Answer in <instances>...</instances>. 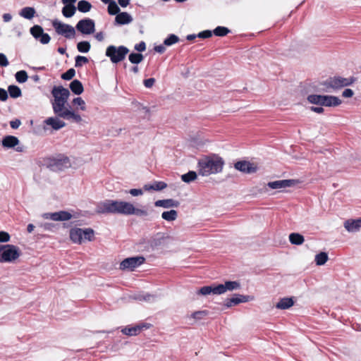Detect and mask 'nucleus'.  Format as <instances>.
Segmentation results:
<instances>
[{
  "instance_id": "obj_13",
  "label": "nucleus",
  "mask_w": 361,
  "mask_h": 361,
  "mask_svg": "<svg viewBox=\"0 0 361 361\" xmlns=\"http://www.w3.org/2000/svg\"><path fill=\"white\" fill-rule=\"evenodd\" d=\"M42 217L53 221H68L72 218V214L66 211H59L53 213H44Z\"/></svg>"
},
{
  "instance_id": "obj_37",
  "label": "nucleus",
  "mask_w": 361,
  "mask_h": 361,
  "mask_svg": "<svg viewBox=\"0 0 361 361\" xmlns=\"http://www.w3.org/2000/svg\"><path fill=\"white\" fill-rule=\"evenodd\" d=\"M77 8L79 11L82 13H87L90 11L92 5L90 2L87 1L81 0L78 1Z\"/></svg>"
},
{
  "instance_id": "obj_49",
  "label": "nucleus",
  "mask_w": 361,
  "mask_h": 361,
  "mask_svg": "<svg viewBox=\"0 0 361 361\" xmlns=\"http://www.w3.org/2000/svg\"><path fill=\"white\" fill-rule=\"evenodd\" d=\"M75 71L73 68H70L66 73L62 74L61 78L63 80H69L75 76Z\"/></svg>"
},
{
  "instance_id": "obj_5",
  "label": "nucleus",
  "mask_w": 361,
  "mask_h": 361,
  "mask_svg": "<svg viewBox=\"0 0 361 361\" xmlns=\"http://www.w3.org/2000/svg\"><path fill=\"white\" fill-rule=\"evenodd\" d=\"M128 52L129 49L125 46L109 45L106 49L105 54L113 63H118L126 59Z\"/></svg>"
},
{
  "instance_id": "obj_60",
  "label": "nucleus",
  "mask_w": 361,
  "mask_h": 361,
  "mask_svg": "<svg viewBox=\"0 0 361 361\" xmlns=\"http://www.w3.org/2000/svg\"><path fill=\"white\" fill-rule=\"evenodd\" d=\"M21 124V122L19 119H15L10 122V126L13 129H17Z\"/></svg>"
},
{
  "instance_id": "obj_32",
  "label": "nucleus",
  "mask_w": 361,
  "mask_h": 361,
  "mask_svg": "<svg viewBox=\"0 0 361 361\" xmlns=\"http://www.w3.org/2000/svg\"><path fill=\"white\" fill-rule=\"evenodd\" d=\"M324 95L310 94L307 97L310 103L317 105L323 106Z\"/></svg>"
},
{
  "instance_id": "obj_25",
  "label": "nucleus",
  "mask_w": 361,
  "mask_h": 361,
  "mask_svg": "<svg viewBox=\"0 0 361 361\" xmlns=\"http://www.w3.org/2000/svg\"><path fill=\"white\" fill-rule=\"evenodd\" d=\"M144 327L147 328L146 325H136L132 327H125L121 331L128 336H135L138 334Z\"/></svg>"
},
{
  "instance_id": "obj_55",
  "label": "nucleus",
  "mask_w": 361,
  "mask_h": 361,
  "mask_svg": "<svg viewBox=\"0 0 361 361\" xmlns=\"http://www.w3.org/2000/svg\"><path fill=\"white\" fill-rule=\"evenodd\" d=\"M212 32L210 31V30H204L202 32H200L198 35H197V37H200V38H209L210 37H212Z\"/></svg>"
},
{
  "instance_id": "obj_30",
  "label": "nucleus",
  "mask_w": 361,
  "mask_h": 361,
  "mask_svg": "<svg viewBox=\"0 0 361 361\" xmlns=\"http://www.w3.org/2000/svg\"><path fill=\"white\" fill-rule=\"evenodd\" d=\"M35 14V10L32 7H25L21 9L20 12V16L26 18V19H32Z\"/></svg>"
},
{
  "instance_id": "obj_48",
  "label": "nucleus",
  "mask_w": 361,
  "mask_h": 361,
  "mask_svg": "<svg viewBox=\"0 0 361 361\" xmlns=\"http://www.w3.org/2000/svg\"><path fill=\"white\" fill-rule=\"evenodd\" d=\"M88 63V59L82 56H77L75 57V67H81L83 64Z\"/></svg>"
},
{
  "instance_id": "obj_56",
  "label": "nucleus",
  "mask_w": 361,
  "mask_h": 361,
  "mask_svg": "<svg viewBox=\"0 0 361 361\" xmlns=\"http://www.w3.org/2000/svg\"><path fill=\"white\" fill-rule=\"evenodd\" d=\"M155 82V79L150 78L144 80V85L147 88L152 87Z\"/></svg>"
},
{
  "instance_id": "obj_47",
  "label": "nucleus",
  "mask_w": 361,
  "mask_h": 361,
  "mask_svg": "<svg viewBox=\"0 0 361 361\" xmlns=\"http://www.w3.org/2000/svg\"><path fill=\"white\" fill-rule=\"evenodd\" d=\"M137 300H144L147 302H154L156 300V296L151 294H144V295H139L137 298Z\"/></svg>"
},
{
  "instance_id": "obj_62",
  "label": "nucleus",
  "mask_w": 361,
  "mask_h": 361,
  "mask_svg": "<svg viewBox=\"0 0 361 361\" xmlns=\"http://www.w3.org/2000/svg\"><path fill=\"white\" fill-rule=\"evenodd\" d=\"M154 50L158 52V53H160V54H162L166 50V48L164 47V44L162 45V44H160V45H158V46H156L154 47Z\"/></svg>"
},
{
  "instance_id": "obj_43",
  "label": "nucleus",
  "mask_w": 361,
  "mask_h": 361,
  "mask_svg": "<svg viewBox=\"0 0 361 361\" xmlns=\"http://www.w3.org/2000/svg\"><path fill=\"white\" fill-rule=\"evenodd\" d=\"M229 32L230 30L227 27L218 26L214 30L213 33L216 36L224 37L226 36L228 33H229Z\"/></svg>"
},
{
  "instance_id": "obj_63",
  "label": "nucleus",
  "mask_w": 361,
  "mask_h": 361,
  "mask_svg": "<svg viewBox=\"0 0 361 361\" xmlns=\"http://www.w3.org/2000/svg\"><path fill=\"white\" fill-rule=\"evenodd\" d=\"M2 18L4 22L8 23L11 20L12 16L10 13H4Z\"/></svg>"
},
{
  "instance_id": "obj_64",
  "label": "nucleus",
  "mask_w": 361,
  "mask_h": 361,
  "mask_svg": "<svg viewBox=\"0 0 361 361\" xmlns=\"http://www.w3.org/2000/svg\"><path fill=\"white\" fill-rule=\"evenodd\" d=\"M118 1L119 5L123 8L126 7L130 3V0H118Z\"/></svg>"
},
{
  "instance_id": "obj_24",
  "label": "nucleus",
  "mask_w": 361,
  "mask_h": 361,
  "mask_svg": "<svg viewBox=\"0 0 361 361\" xmlns=\"http://www.w3.org/2000/svg\"><path fill=\"white\" fill-rule=\"evenodd\" d=\"M294 305L292 298H283L281 299L276 305V307L279 310H286Z\"/></svg>"
},
{
  "instance_id": "obj_21",
  "label": "nucleus",
  "mask_w": 361,
  "mask_h": 361,
  "mask_svg": "<svg viewBox=\"0 0 361 361\" xmlns=\"http://www.w3.org/2000/svg\"><path fill=\"white\" fill-rule=\"evenodd\" d=\"M132 21V16L127 12L118 13L115 18V22L118 25L129 24Z\"/></svg>"
},
{
  "instance_id": "obj_12",
  "label": "nucleus",
  "mask_w": 361,
  "mask_h": 361,
  "mask_svg": "<svg viewBox=\"0 0 361 361\" xmlns=\"http://www.w3.org/2000/svg\"><path fill=\"white\" fill-rule=\"evenodd\" d=\"M234 167L236 170L245 173H253L257 171V165L247 161H237Z\"/></svg>"
},
{
  "instance_id": "obj_29",
  "label": "nucleus",
  "mask_w": 361,
  "mask_h": 361,
  "mask_svg": "<svg viewBox=\"0 0 361 361\" xmlns=\"http://www.w3.org/2000/svg\"><path fill=\"white\" fill-rule=\"evenodd\" d=\"M252 300V297L251 296L240 294H235L233 298H231V302H233L234 305H238L241 302H246Z\"/></svg>"
},
{
  "instance_id": "obj_27",
  "label": "nucleus",
  "mask_w": 361,
  "mask_h": 361,
  "mask_svg": "<svg viewBox=\"0 0 361 361\" xmlns=\"http://www.w3.org/2000/svg\"><path fill=\"white\" fill-rule=\"evenodd\" d=\"M70 89L74 94L78 95L82 94L84 90L82 82L78 80H74L71 82Z\"/></svg>"
},
{
  "instance_id": "obj_28",
  "label": "nucleus",
  "mask_w": 361,
  "mask_h": 361,
  "mask_svg": "<svg viewBox=\"0 0 361 361\" xmlns=\"http://www.w3.org/2000/svg\"><path fill=\"white\" fill-rule=\"evenodd\" d=\"M289 240L293 245H300L304 243L305 238L298 233H292L289 235Z\"/></svg>"
},
{
  "instance_id": "obj_46",
  "label": "nucleus",
  "mask_w": 361,
  "mask_h": 361,
  "mask_svg": "<svg viewBox=\"0 0 361 361\" xmlns=\"http://www.w3.org/2000/svg\"><path fill=\"white\" fill-rule=\"evenodd\" d=\"M209 312L207 310H201V311H197L193 312L191 314V317L193 318L195 320H200L203 319L204 317L208 315Z\"/></svg>"
},
{
  "instance_id": "obj_1",
  "label": "nucleus",
  "mask_w": 361,
  "mask_h": 361,
  "mask_svg": "<svg viewBox=\"0 0 361 361\" xmlns=\"http://www.w3.org/2000/svg\"><path fill=\"white\" fill-rule=\"evenodd\" d=\"M95 212L98 214L148 216V212L145 209L136 208L132 203L121 200H106L100 202L97 204Z\"/></svg>"
},
{
  "instance_id": "obj_26",
  "label": "nucleus",
  "mask_w": 361,
  "mask_h": 361,
  "mask_svg": "<svg viewBox=\"0 0 361 361\" xmlns=\"http://www.w3.org/2000/svg\"><path fill=\"white\" fill-rule=\"evenodd\" d=\"M217 288H218V285L203 286L197 290V294H200L202 295H209L212 293L214 295H219V292L217 290H216Z\"/></svg>"
},
{
  "instance_id": "obj_10",
  "label": "nucleus",
  "mask_w": 361,
  "mask_h": 361,
  "mask_svg": "<svg viewBox=\"0 0 361 361\" xmlns=\"http://www.w3.org/2000/svg\"><path fill=\"white\" fill-rule=\"evenodd\" d=\"M145 258L143 257H128L123 260L120 264V269L122 270H133L140 264H143Z\"/></svg>"
},
{
  "instance_id": "obj_14",
  "label": "nucleus",
  "mask_w": 361,
  "mask_h": 361,
  "mask_svg": "<svg viewBox=\"0 0 361 361\" xmlns=\"http://www.w3.org/2000/svg\"><path fill=\"white\" fill-rule=\"evenodd\" d=\"M240 288V285L237 281H226L224 284H219L218 288L216 290L219 292V295H221L226 291H232Z\"/></svg>"
},
{
  "instance_id": "obj_18",
  "label": "nucleus",
  "mask_w": 361,
  "mask_h": 361,
  "mask_svg": "<svg viewBox=\"0 0 361 361\" xmlns=\"http://www.w3.org/2000/svg\"><path fill=\"white\" fill-rule=\"evenodd\" d=\"M44 123L47 126H50L55 130L66 126V123L57 117H49L44 121Z\"/></svg>"
},
{
  "instance_id": "obj_7",
  "label": "nucleus",
  "mask_w": 361,
  "mask_h": 361,
  "mask_svg": "<svg viewBox=\"0 0 361 361\" xmlns=\"http://www.w3.org/2000/svg\"><path fill=\"white\" fill-rule=\"evenodd\" d=\"M51 94L54 97V100L51 102L52 108H54V106L67 103L70 92L63 86H58L53 88Z\"/></svg>"
},
{
  "instance_id": "obj_35",
  "label": "nucleus",
  "mask_w": 361,
  "mask_h": 361,
  "mask_svg": "<svg viewBox=\"0 0 361 361\" xmlns=\"http://www.w3.org/2000/svg\"><path fill=\"white\" fill-rule=\"evenodd\" d=\"M8 92L10 94V97L12 98H18L22 95V92L20 87L14 85L8 86Z\"/></svg>"
},
{
  "instance_id": "obj_22",
  "label": "nucleus",
  "mask_w": 361,
  "mask_h": 361,
  "mask_svg": "<svg viewBox=\"0 0 361 361\" xmlns=\"http://www.w3.org/2000/svg\"><path fill=\"white\" fill-rule=\"evenodd\" d=\"M1 142L4 147L12 148L18 145L19 140L15 136L7 135L3 138Z\"/></svg>"
},
{
  "instance_id": "obj_2",
  "label": "nucleus",
  "mask_w": 361,
  "mask_h": 361,
  "mask_svg": "<svg viewBox=\"0 0 361 361\" xmlns=\"http://www.w3.org/2000/svg\"><path fill=\"white\" fill-rule=\"evenodd\" d=\"M225 162L216 154L202 156L197 161V172L202 176H209L222 172Z\"/></svg>"
},
{
  "instance_id": "obj_19",
  "label": "nucleus",
  "mask_w": 361,
  "mask_h": 361,
  "mask_svg": "<svg viewBox=\"0 0 361 361\" xmlns=\"http://www.w3.org/2000/svg\"><path fill=\"white\" fill-rule=\"evenodd\" d=\"M180 203L178 201L173 199L159 200L154 202L156 207L164 208L178 207Z\"/></svg>"
},
{
  "instance_id": "obj_31",
  "label": "nucleus",
  "mask_w": 361,
  "mask_h": 361,
  "mask_svg": "<svg viewBox=\"0 0 361 361\" xmlns=\"http://www.w3.org/2000/svg\"><path fill=\"white\" fill-rule=\"evenodd\" d=\"M161 217L163 219H164L166 221H172L177 219L178 212L174 209H171L170 211H166L161 214Z\"/></svg>"
},
{
  "instance_id": "obj_45",
  "label": "nucleus",
  "mask_w": 361,
  "mask_h": 361,
  "mask_svg": "<svg viewBox=\"0 0 361 361\" xmlns=\"http://www.w3.org/2000/svg\"><path fill=\"white\" fill-rule=\"evenodd\" d=\"M179 38L176 35L171 34L167 38H166L164 41V44L166 46H171L176 42H178Z\"/></svg>"
},
{
  "instance_id": "obj_3",
  "label": "nucleus",
  "mask_w": 361,
  "mask_h": 361,
  "mask_svg": "<svg viewBox=\"0 0 361 361\" xmlns=\"http://www.w3.org/2000/svg\"><path fill=\"white\" fill-rule=\"evenodd\" d=\"M20 255V248L16 245L11 244L0 245V263L13 262L19 258Z\"/></svg>"
},
{
  "instance_id": "obj_16",
  "label": "nucleus",
  "mask_w": 361,
  "mask_h": 361,
  "mask_svg": "<svg viewBox=\"0 0 361 361\" xmlns=\"http://www.w3.org/2000/svg\"><path fill=\"white\" fill-rule=\"evenodd\" d=\"M344 228L350 233H355L361 228V218L357 219H348L344 222Z\"/></svg>"
},
{
  "instance_id": "obj_44",
  "label": "nucleus",
  "mask_w": 361,
  "mask_h": 361,
  "mask_svg": "<svg viewBox=\"0 0 361 361\" xmlns=\"http://www.w3.org/2000/svg\"><path fill=\"white\" fill-rule=\"evenodd\" d=\"M108 12L110 15H116L120 12V8L115 1H111L109 4Z\"/></svg>"
},
{
  "instance_id": "obj_11",
  "label": "nucleus",
  "mask_w": 361,
  "mask_h": 361,
  "mask_svg": "<svg viewBox=\"0 0 361 361\" xmlns=\"http://www.w3.org/2000/svg\"><path fill=\"white\" fill-rule=\"evenodd\" d=\"M353 78H343L340 76H335L329 78L328 85L334 89H338L343 87L350 85L354 82Z\"/></svg>"
},
{
  "instance_id": "obj_40",
  "label": "nucleus",
  "mask_w": 361,
  "mask_h": 361,
  "mask_svg": "<svg viewBox=\"0 0 361 361\" xmlns=\"http://www.w3.org/2000/svg\"><path fill=\"white\" fill-rule=\"evenodd\" d=\"M44 30L42 27L39 25H34L30 28V33L35 39H39L42 34H43Z\"/></svg>"
},
{
  "instance_id": "obj_50",
  "label": "nucleus",
  "mask_w": 361,
  "mask_h": 361,
  "mask_svg": "<svg viewBox=\"0 0 361 361\" xmlns=\"http://www.w3.org/2000/svg\"><path fill=\"white\" fill-rule=\"evenodd\" d=\"M10 235L6 231H0V243H7L10 240Z\"/></svg>"
},
{
  "instance_id": "obj_9",
  "label": "nucleus",
  "mask_w": 361,
  "mask_h": 361,
  "mask_svg": "<svg viewBox=\"0 0 361 361\" xmlns=\"http://www.w3.org/2000/svg\"><path fill=\"white\" fill-rule=\"evenodd\" d=\"M75 28L83 35H90L95 30V23L90 18H84L78 22Z\"/></svg>"
},
{
  "instance_id": "obj_52",
  "label": "nucleus",
  "mask_w": 361,
  "mask_h": 361,
  "mask_svg": "<svg viewBox=\"0 0 361 361\" xmlns=\"http://www.w3.org/2000/svg\"><path fill=\"white\" fill-rule=\"evenodd\" d=\"M162 238V237L152 238L149 243L152 247H157L161 243Z\"/></svg>"
},
{
  "instance_id": "obj_17",
  "label": "nucleus",
  "mask_w": 361,
  "mask_h": 361,
  "mask_svg": "<svg viewBox=\"0 0 361 361\" xmlns=\"http://www.w3.org/2000/svg\"><path fill=\"white\" fill-rule=\"evenodd\" d=\"M51 166L58 170H63L71 166V161L68 157L62 156L54 159Z\"/></svg>"
},
{
  "instance_id": "obj_38",
  "label": "nucleus",
  "mask_w": 361,
  "mask_h": 361,
  "mask_svg": "<svg viewBox=\"0 0 361 361\" xmlns=\"http://www.w3.org/2000/svg\"><path fill=\"white\" fill-rule=\"evenodd\" d=\"M73 104L77 106L75 112L78 110L85 111L87 109L85 102L81 97H76L73 100Z\"/></svg>"
},
{
  "instance_id": "obj_15",
  "label": "nucleus",
  "mask_w": 361,
  "mask_h": 361,
  "mask_svg": "<svg viewBox=\"0 0 361 361\" xmlns=\"http://www.w3.org/2000/svg\"><path fill=\"white\" fill-rule=\"evenodd\" d=\"M295 181L294 180L288 179V180H275L272 182H269L267 183V186L271 189H281L285 188L291 187L295 184Z\"/></svg>"
},
{
  "instance_id": "obj_23",
  "label": "nucleus",
  "mask_w": 361,
  "mask_h": 361,
  "mask_svg": "<svg viewBox=\"0 0 361 361\" xmlns=\"http://www.w3.org/2000/svg\"><path fill=\"white\" fill-rule=\"evenodd\" d=\"M167 184L163 181H155L152 184H146L144 185V189L147 191L156 190L159 191L165 189Z\"/></svg>"
},
{
  "instance_id": "obj_4",
  "label": "nucleus",
  "mask_w": 361,
  "mask_h": 361,
  "mask_svg": "<svg viewBox=\"0 0 361 361\" xmlns=\"http://www.w3.org/2000/svg\"><path fill=\"white\" fill-rule=\"evenodd\" d=\"M54 113L59 118L72 121L75 123H80L82 117L80 115L68 107V104L65 103L57 106H54Z\"/></svg>"
},
{
  "instance_id": "obj_36",
  "label": "nucleus",
  "mask_w": 361,
  "mask_h": 361,
  "mask_svg": "<svg viewBox=\"0 0 361 361\" xmlns=\"http://www.w3.org/2000/svg\"><path fill=\"white\" fill-rule=\"evenodd\" d=\"M329 259V257L326 252H321L320 253L316 255L315 256V262L318 266L324 265Z\"/></svg>"
},
{
  "instance_id": "obj_42",
  "label": "nucleus",
  "mask_w": 361,
  "mask_h": 361,
  "mask_svg": "<svg viewBox=\"0 0 361 361\" xmlns=\"http://www.w3.org/2000/svg\"><path fill=\"white\" fill-rule=\"evenodd\" d=\"M16 80L20 83L25 82L28 78L27 73L25 71H18L15 75Z\"/></svg>"
},
{
  "instance_id": "obj_39",
  "label": "nucleus",
  "mask_w": 361,
  "mask_h": 361,
  "mask_svg": "<svg viewBox=\"0 0 361 361\" xmlns=\"http://www.w3.org/2000/svg\"><path fill=\"white\" fill-rule=\"evenodd\" d=\"M128 59L132 63L138 64L143 60V56L139 53H131Z\"/></svg>"
},
{
  "instance_id": "obj_61",
  "label": "nucleus",
  "mask_w": 361,
  "mask_h": 361,
  "mask_svg": "<svg viewBox=\"0 0 361 361\" xmlns=\"http://www.w3.org/2000/svg\"><path fill=\"white\" fill-rule=\"evenodd\" d=\"M311 111L317 113V114H322L324 112V109L322 106H311L310 108Z\"/></svg>"
},
{
  "instance_id": "obj_59",
  "label": "nucleus",
  "mask_w": 361,
  "mask_h": 361,
  "mask_svg": "<svg viewBox=\"0 0 361 361\" xmlns=\"http://www.w3.org/2000/svg\"><path fill=\"white\" fill-rule=\"evenodd\" d=\"M353 94L354 92L351 89H345L342 93V96L346 98L352 97Z\"/></svg>"
},
{
  "instance_id": "obj_54",
  "label": "nucleus",
  "mask_w": 361,
  "mask_h": 361,
  "mask_svg": "<svg viewBox=\"0 0 361 361\" xmlns=\"http://www.w3.org/2000/svg\"><path fill=\"white\" fill-rule=\"evenodd\" d=\"M126 192L130 194L132 196L136 197L140 196L143 194V191L141 189H130V190L127 191Z\"/></svg>"
},
{
  "instance_id": "obj_34",
  "label": "nucleus",
  "mask_w": 361,
  "mask_h": 361,
  "mask_svg": "<svg viewBox=\"0 0 361 361\" xmlns=\"http://www.w3.org/2000/svg\"><path fill=\"white\" fill-rule=\"evenodd\" d=\"M197 173L194 171H190L189 172L181 176V180L187 183L194 181L197 179Z\"/></svg>"
},
{
  "instance_id": "obj_41",
  "label": "nucleus",
  "mask_w": 361,
  "mask_h": 361,
  "mask_svg": "<svg viewBox=\"0 0 361 361\" xmlns=\"http://www.w3.org/2000/svg\"><path fill=\"white\" fill-rule=\"evenodd\" d=\"M78 50L81 53H87L90 49V44L88 42H80L77 44Z\"/></svg>"
},
{
  "instance_id": "obj_57",
  "label": "nucleus",
  "mask_w": 361,
  "mask_h": 361,
  "mask_svg": "<svg viewBox=\"0 0 361 361\" xmlns=\"http://www.w3.org/2000/svg\"><path fill=\"white\" fill-rule=\"evenodd\" d=\"M8 92L6 90L0 88V100L5 102L8 99Z\"/></svg>"
},
{
  "instance_id": "obj_33",
  "label": "nucleus",
  "mask_w": 361,
  "mask_h": 361,
  "mask_svg": "<svg viewBox=\"0 0 361 361\" xmlns=\"http://www.w3.org/2000/svg\"><path fill=\"white\" fill-rule=\"evenodd\" d=\"M76 11V8L74 5H65L62 8V13L66 18L72 17Z\"/></svg>"
},
{
  "instance_id": "obj_6",
  "label": "nucleus",
  "mask_w": 361,
  "mask_h": 361,
  "mask_svg": "<svg viewBox=\"0 0 361 361\" xmlns=\"http://www.w3.org/2000/svg\"><path fill=\"white\" fill-rule=\"evenodd\" d=\"M94 230L90 228H75L70 231V238L73 243L81 244L83 240L92 241L94 239Z\"/></svg>"
},
{
  "instance_id": "obj_8",
  "label": "nucleus",
  "mask_w": 361,
  "mask_h": 361,
  "mask_svg": "<svg viewBox=\"0 0 361 361\" xmlns=\"http://www.w3.org/2000/svg\"><path fill=\"white\" fill-rule=\"evenodd\" d=\"M52 25L57 34L63 35L66 38L72 39L75 35V28L68 24H65L58 20H55L52 22Z\"/></svg>"
},
{
  "instance_id": "obj_58",
  "label": "nucleus",
  "mask_w": 361,
  "mask_h": 361,
  "mask_svg": "<svg viewBox=\"0 0 361 361\" xmlns=\"http://www.w3.org/2000/svg\"><path fill=\"white\" fill-rule=\"evenodd\" d=\"M135 49L138 51H144L146 49V44L144 42H141L135 46Z\"/></svg>"
},
{
  "instance_id": "obj_20",
  "label": "nucleus",
  "mask_w": 361,
  "mask_h": 361,
  "mask_svg": "<svg viewBox=\"0 0 361 361\" xmlns=\"http://www.w3.org/2000/svg\"><path fill=\"white\" fill-rule=\"evenodd\" d=\"M323 106H338L342 101L338 97L333 95H324Z\"/></svg>"
},
{
  "instance_id": "obj_53",
  "label": "nucleus",
  "mask_w": 361,
  "mask_h": 361,
  "mask_svg": "<svg viewBox=\"0 0 361 361\" xmlns=\"http://www.w3.org/2000/svg\"><path fill=\"white\" fill-rule=\"evenodd\" d=\"M0 66L6 67L8 66V59L4 54L0 53Z\"/></svg>"
},
{
  "instance_id": "obj_51",
  "label": "nucleus",
  "mask_w": 361,
  "mask_h": 361,
  "mask_svg": "<svg viewBox=\"0 0 361 361\" xmlns=\"http://www.w3.org/2000/svg\"><path fill=\"white\" fill-rule=\"evenodd\" d=\"M43 44H47L50 42L51 37L47 33L43 32L39 39H37Z\"/></svg>"
}]
</instances>
